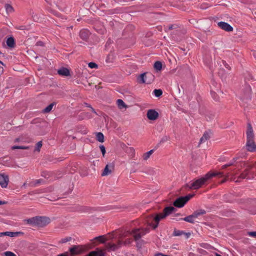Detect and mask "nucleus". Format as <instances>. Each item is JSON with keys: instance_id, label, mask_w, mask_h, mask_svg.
Wrapping results in <instances>:
<instances>
[{"instance_id": "47", "label": "nucleus", "mask_w": 256, "mask_h": 256, "mask_svg": "<svg viewBox=\"0 0 256 256\" xmlns=\"http://www.w3.org/2000/svg\"><path fill=\"white\" fill-rule=\"evenodd\" d=\"M174 28H176L175 26L174 25H170V26H168V30H172Z\"/></svg>"}, {"instance_id": "25", "label": "nucleus", "mask_w": 256, "mask_h": 256, "mask_svg": "<svg viewBox=\"0 0 256 256\" xmlns=\"http://www.w3.org/2000/svg\"><path fill=\"white\" fill-rule=\"evenodd\" d=\"M195 218H194V216L192 214L191 215H190L186 218H184V220L186 221V222H190V223H194V219Z\"/></svg>"}, {"instance_id": "10", "label": "nucleus", "mask_w": 256, "mask_h": 256, "mask_svg": "<svg viewBox=\"0 0 256 256\" xmlns=\"http://www.w3.org/2000/svg\"><path fill=\"white\" fill-rule=\"evenodd\" d=\"M146 116L150 120H156L158 116V114L154 110H149L147 112Z\"/></svg>"}, {"instance_id": "29", "label": "nucleus", "mask_w": 256, "mask_h": 256, "mask_svg": "<svg viewBox=\"0 0 256 256\" xmlns=\"http://www.w3.org/2000/svg\"><path fill=\"white\" fill-rule=\"evenodd\" d=\"M54 103H52L50 104H49L48 106H46L44 110V112H49L51 111L52 110L54 106Z\"/></svg>"}, {"instance_id": "27", "label": "nucleus", "mask_w": 256, "mask_h": 256, "mask_svg": "<svg viewBox=\"0 0 256 256\" xmlns=\"http://www.w3.org/2000/svg\"><path fill=\"white\" fill-rule=\"evenodd\" d=\"M248 170H249V168H246V170L240 174V175L239 176L238 178H242V179L246 178L248 174Z\"/></svg>"}, {"instance_id": "23", "label": "nucleus", "mask_w": 256, "mask_h": 256, "mask_svg": "<svg viewBox=\"0 0 256 256\" xmlns=\"http://www.w3.org/2000/svg\"><path fill=\"white\" fill-rule=\"evenodd\" d=\"M154 67L157 71H160L162 68V64L160 62L156 61L154 62Z\"/></svg>"}, {"instance_id": "37", "label": "nucleus", "mask_w": 256, "mask_h": 256, "mask_svg": "<svg viewBox=\"0 0 256 256\" xmlns=\"http://www.w3.org/2000/svg\"><path fill=\"white\" fill-rule=\"evenodd\" d=\"M72 238L71 237H68L64 238H62L60 240V243H65L68 242H69L71 240Z\"/></svg>"}, {"instance_id": "21", "label": "nucleus", "mask_w": 256, "mask_h": 256, "mask_svg": "<svg viewBox=\"0 0 256 256\" xmlns=\"http://www.w3.org/2000/svg\"><path fill=\"white\" fill-rule=\"evenodd\" d=\"M8 34L7 28H2L0 30V42Z\"/></svg>"}, {"instance_id": "22", "label": "nucleus", "mask_w": 256, "mask_h": 256, "mask_svg": "<svg viewBox=\"0 0 256 256\" xmlns=\"http://www.w3.org/2000/svg\"><path fill=\"white\" fill-rule=\"evenodd\" d=\"M96 139L100 142H104V136L102 133L99 132L96 133Z\"/></svg>"}, {"instance_id": "5", "label": "nucleus", "mask_w": 256, "mask_h": 256, "mask_svg": "<svg viewBox=\"0 0 256 256\" xmlns=\"http://www.w3.org/2000/svg\"><path fill=\"white\" fill-rule=\"evenodd\" d=\"M132 242V238H128L124 242L122 240L119 239L118 240L116 244L108 242L106 244V246L108 250L114 251L120 248L122 244L126 246L131 244Z\"/></svg>"}, {"instance_id": "11", "label": "nucleus", "mask_w": 256, "mask_h": 256, "mask_svg": "<svg viewBox=\"0 0 256 256\" xmlns=\"http://www.w3.org/2000/svg\"><path fill=\"white\" fill-rule=\"evenodd\" d=\"M218 25L220 28L226 32H232L233 30L232 27L227 22H218Z\"/></svg>"}, {"instance_id": "24", "label": "nucleus", "mask_w": 256, "mask_h": 256, "mask_svg": "<svg viewBox=\"0 0 256 256\" xmlns=\"http://www.w3.org/2000/svg\"><path fill=\"white\" fill-rule=\"evenodd\" d=\"M4 8H6V12L8 14L12 13L14 10L12 6L8 4H6Z\"/></svg>"}, {"instance_id": "46", "label": "nucleus", "mask_w": 256, "mask_h": 256, "mask_svg": "<svg viewBox=\"0 0 256 256\" xmlns=\"http://www.w3.org/2000/svg\"><path fill=\"white\" fill-rule=\"evenodd\" d=\"M87 106L88 107V108H91L92 112H93L94 113L96 114L95 110L90 105H88Z\"/></svg>"}, {"instance_id": "20", "label": "nucleus", "mask_w": 256, "mask_h": 256, "mask_svg": "<svg viewBox=\"0 0 256 256\" xmlns=\"http://www.w3.org/2000/svg\"><path fill=\"white\" fill-rule=\"evenodd\" d=\"M210 138L209 134L208 132H206L200 138V144L205 142L206 140L209 139Z\"/></svg>"}, {"instance_id": "2", "label": "nucleus", "mask_w": 256, "mask_h": 256, "mask_svg": "<svg viewBox=\"0 0 256 256\" xmlns=\"http://www.w3.org/2000/svg\"><path fill=\"white\" fill-rule=\"evenodd\" d=\"M28 224L37 226L39 228H44L50 222V219L45 216H36L26 220Z\"/></svg>"}, {"instance_id": "39", "label": "nucleus", "mask_w": 256, "mask_h": 256, "mask_svg": "<svg viewBox=\"0 0 256 256\" xmlns=\"http://www.w3.org/2000/svg\"><path fill=\"white\" fill-rule=\"evenodd\" d=\"M42 146V141L38 142L36 144V150L40 151V150Z\"/></svg>"}, {"instance_id": "51", "label": "nucleus", "mask_w": 256, "mask_h": 256, "mask_svg": "<svg viewBox=\"0 0 256 256\" xmlns=\"http://www.w3.org/2000/svg\"><path fill=\"white\" fill-rule=\"evenodd\" d=\"M164 208H174V207L172 206H166L164 207Z\"/></svg>"}, {"instance_id": "33", "label": "nucleus", "mask_w": 256, "mask_h": 256, "mask_svg": "<svg viewBox=\"0 0 256 256\" xmlns=\"http://www.w3.org/2000/svg\"><path fill=\"white\" fill-rule=\"evenodd\" d=\"M94 251L96 252V256H104V254L102 250L96 248Z\"/></svg>"}, {"instance_id": "26", "label": "nucleus", "mask_w": 256, "mask_h": 256, "mask_svg": "<svg viewBox=\"0 0 256 256\" xmlns=\"http://www.w3.org/2000/svg\"><path fill=\"white\" fill-rule=\"evenodd\" d=\"M153 152H154V150H152L148 151V152L144 154L143 155L144 160H147L150 157V156H151V154H152Z\"/></svg>"}, {"instance_id": "9", "label": "nucleus", "mask_w": 256, "mask_h": 256, "mask_svg": "<svg viewBox=\"0 0 256 256\" xmlns=\"http://www.w3.org/2000/svg\"><path fill=\"white\" fill-rule=\"evenodd\" d=\"M9 182L8 176L6 174H0V185L2 188H6Z\"/></svg>"}, {"instance_id": "52", "label": "nucleus", "mask_w": 256, "mask_h": 256, "mask_svg": "<svg viewBox=\"0 0 256 256\" xmlns=\"http://www.w3.org/2000/svg\"><path fill=\"white\" fill-rule=\"evenodd\" d=\"M40 180H36V183H37V184H39V183H40Z\"/></svg>"}, {"instance_id": "53", "label": "nucleus", "mask_w": 256, "mask_h": 256, "mask_svg": "<svg viewBox=\"0 0 256 256\" xmlns=\"http://www.w3.org/2000/svg\"><path fill=\"white\" fill-rule=\"evenodd\" d=\"M216 256H222L217 253H216Z\"/></svg>"}, {"instance_id": "45", "label": "nucleus", "mask_w": 256, "mask_h": 256, "mask_svg": "<svg viewBox=\"0 0 256 256\" xmlns=\"http://www.w3.org/2000/svg\"><path fill=\"white\" fill-rule=\"evenodd\" d=\"M16 28L18 30H24L26 29V26H22L19 27H17Z\"/></svg>"}, {"instance_id": "48", "label": "nucleus", "mask_w": 256, "mask_h": 256, "mask_svg": "<svg viewBox=\"0 0 256 256\" xmlns=\"http://www.w3.org/2000/svg\"><path fill=\"white\" fill-rule=\"evenodd\" d=\"M7 202L6 201H4V200H0V205H2V204H6Z\"/></svg>"}, {"instance_id": "43", "label": "nucleus", "mask_w": 256, "mask_h": 256, "mask_svg": "<svg viewBox=\"0 0 256 256\" xmlns=\"http://www.w3.org/2000/svg\"><path fill=\"white\" fill-rule=\"evenodd\" d=\"M96 252H95L94 250V251H92V252H90L88 254L87 256H96Z\"/></svg>"}, {"instance_id": "40", "label": "nucleus", "mask_w": 256, "mask_h": 256, "mask_svg": "<svg viewBox=\"0 0 256 256\" xmlns=\"http://www.w3.org/2000/svg\"><path fill=\"white\" fill-rule=\"evenodd\" d=\"M248 213L251 214H256V209H248Z\"/></svg>"}, {"instance_id": "18", "label": "nucleus", "mask_w": 256, "mask_h": 256, "mask_svg": "<svg viewBox=\"0 0 256 256\" xmlns=\"http://www.w3.org/2000/svg\"><path fill=\"white\" fill-rule=\"evenodd\" d=\"M6 42L7 46L10 48H14V46H15L14 40V38H12V37L8 38L7 39Z\"/></svg>"}, {"instance_id": "42", "label": "nucleus", "mask_w": 256, "mask_h": 256, "mask_svg": "<svg viewBox=\"0 0 256 256\" xmlns=\"http://www.w3.org/2000/svg\"><path fill=\"white\" fill-rule=\"evenodd\" d=\"M211 94H212V96L213 97L214 99L215 100L217 101V100H218V98H216V94L214 92H211Z\"/></svg>"}, {"instance_id": "54", "label": "nucleus", "mask_w": 256, "mask_h": 256, "mask_svg": "<svg viewBox=\"0 0 256 256\" xmlns=\"http://www.w3.org/2000/svg\"><path fill=\"white\" fill-rule=\"evenodd\" d=\"M18 140H19L18 138H16V142H18Z\"/></svg>"}, {"instance_id": "41", "label": "nucleus", "mask_w": 256, "mask_h": 256, "mask_svg": "<svg viewBox=\"0 0 256 256\" xmlns=\"http://www.w3.org/2000/svg\"><path fill=\"white\" fill-rule=\"evenodd\" d=\"M248 234L250 236L256 237V232H248Z\"/></svg>"}, {"instance_id": "32", "label": "nucleus", "mask_w": 256, "mask_h": 256, "mask_svg": "<svg viewBox=\"0 0 256 256\" xmlns=\"http://www.w3.org/2000/svg\"><path fill=\"white\" fill-rule=\"evenodd\" d=\"M184 234V232L183 231H180L178 230H174V236H182V234Z\"/></svg>"}, {"instance_id": "16", "label": "nucleus", "mask_w": 256, "mask_h": 256, "mask_svg": "<svg viewBox=\"0 0 256 256\" xmlns=\"http://www.w3.org/2000/svg\"><path fill=\"white\" fill-rule=\"evenodd\" d=\"M114 238V236H112V234H110L108 237L106 239L104 238V236H99L96 237L94 240H98L102 243H104L106 240L112 239Z\"/></svg>"}, {"instance_id": "4", "label": "nucleus", "mask_w": 256, "mask_h": 256, "mask_svg": "<svg viewBox=\"0 0 256 256\" xmlns=\"http://www.w3.org/2000/svg\"><path fill=\"white\" fill-rule=\"evenodd\" d=\"M148 231L149 228H134L132 230L134 238L136 242V247L138 248H140L142 246L146 243L144 240L140 239V238L142 236H144L146 233L148 232Z\"/></svg>"}, {"instance_id": "44", "label": "nucleus", "mask_w": 256, "mask_h": 256, "mask_svg": "<svg viewBox=\"0 0 256 256\" xmlns=\"http://www.w3.org/2000/svg\"><path fill=\"white\" fill-rule=\"evenodd\" d=\"M232 163H229V164H225V165H224V166H222V169H224V168H227V167H228V166H232Z\"/></svg>"}, {"instance_id": "36", "label": "nucleus", "mask_w": 256, "mask_h": 256, "mask_svg": "<svg viewBox=\"0 0 256 256\" xmlns=\"http://www.w3.org/2000/svg\"><path fill=\"white\" fill-rule=\"evenodd\" d=\"M100 148L102 152V156H104L106 152L104 146V145H100Z\"/></svg>"}, {"instance_id": "14", "label": "nucleus", "mask_w": 256, "mask_h": 256, "mask_svg": "<svg viewBox=\"0 0 256 256\" xmlns=\"http://www.w3.org/2000/svg\"><path fill=\"white\" fill-rule=\"evenodd\" d=\"M20 234L19 232H0V237L6 236L10 237H14L17 236L18 234Z\"/></svg>"}, {"instance_id": "6", "label": "nucleus", "mask_w": 256, "mask_h": 256, "mask_svg": "<svg viewBox=\"0 0 256 256\" xmlns=\"http://www.w3.org/2000/svg\"><path fill=\"white\" fill-rule=\"evenodd\" d=\"M154 76L151 73L144 72L140 74L138 78L140 84H151L154 80Z\"/></svg>"}, {"instance_id": "34", "label": "nucleus", "mask_w": 256, "mask_h": 256, "mask_svg": "<svg viewBox=\"0 0 256 256\" xmlns=\"http://www.w3.org/2000/svg\"><path fill=\"white\" fill-rule=\"evenodd\" d=\"M88 66V67L91 68H96L98 67V65L96 63L93 62H89Z\"/></svg>"}, {"instance_id": "13", "label": "nucleus", "mask_w": 256, "mask_h": 256, "mask_svg": "<svg viewBox=\"0 0 256 256\" xmlns=\"http://www.w3.org/2000/svg\"><path fill=\"white\" fill-rule=\"evenodd\" d=\"M70 251L72 254H81L83 250L79 246H74L70 248Z\"/></svg>"}, {"instance_id": "28", "label": "nucleus", "mask_w": 256, "mask_h": 256, "mask_svg": "<svg viewBox=\"0 0 256 256\" xmlns=\"http://www.w3.org/2000/svg\"><path fill=\"white\" fill-rule=\"evenodd\" d=\"M117 104L120 108H122L126 107V104L121 99H118L117 100Z\"/></svg>"}, {"instance_id": "31", "label": "nucleus", "mask_w": 256, "mask_h": 256, "mask_svg": "<svg viewBox=\"0 0 256 256\" xmlns=\"http://www.w3.org/2000/svg\"><path fill=\"white\" fill-rule=\"evenodd\" d=\"M154 94L155 96L156 97H158V96H160L162 94V90L160 89L154 90Z\"/></svg>"}, {"instance_id": "35", "label": "nucleus", "mask_w": 256, "mask_h": 256, "mask_svg": "<svg viewBox=\"0 0 256 256\" xmlns=\"http://www.w3.org/2000/svg\"><path fill=\"white\" fill-rule=\"evenodd\" d=\"M28 148V146H13L12 147V150H16V149H22V150H26Z\"/></svg>"}, {"instance_id": "12", "label": "nucleus", "mask_w": 256, "mask_h": 256, "mask_svg": "<svg viewBox=\"0 0 256 256\" xmlns=\"http://www.w3.org/2000/svg\"><path fill=\"white\" fill-rule=\"evenodd\" d=\"M114 168V164H106L105 166L104 170L102 174V176H108L110 174Z\"/></svg>"}, {"instance_id": "30", "label": "nucleus", "mask_w": 256, "mask_h": 256, "mask_svg": "<svg viewBox=\"0 0 256 256\" xmlns=\"http://www.w3.org/2000/svg\"><path fill=\"white\" fill-rule=\"evenodd\" d=\"M128 234H134V233L132 232H132H130L128 230L126 231V232H124V234H122L120 236V238L122 239L126 236Z\"/></svg>"}, {"instance_id": "8", "label": "nucleus", "mask_w": 256, "mask_h": 256, "mask_svg": "<svg viewBox=\"0 0 256 256\" xmlns=\"http://www.w3.org/2000/svg\"><path fill=\"white\" fill-rule=\"evenodd\" d=\"M193 196L194 194H190L184 196H180L174 202L173 204L176 207H182Z\"/></svg>"}, {"instance_id": "7", "label": "nucleus", "mask_w": 256, "mask_h": 256, "mask_svg": "<svg viewBox=\"0 0 256 256\" xmlns=\"http://www.w3.org/2000/svg\"><path fill=\"white\" fill-rule=\"evenodd\" d=\"M175 210L176 209H164V212L162 213L157 214L154 218L156 224L152 226L153 228L156 229L158 226L160 220L175 212Z\"/></svg>"}, {"instance_id": "38", "label": "nucleus", "mask_w": 256, "mask_h": 256, "mask_svg": "<svg viewBox=\"0 0 256 256\" xmlns=\"http://www.w3.org/2000/svg\"><path fill=\"white\" fill-rule=\"evenodd\" d=\"M5 256H16V255L12 252L8 251L4 253Z\"/></svg>"}, {"instance_id": "15", "label": "nucleus", "mask_w": 256, "mask_h": 256, "mask_svg": "<svg viewBox=\"0 0 256 256\" xmlns=\"http://www.w3.org/2000/svg\"><path fill=\"white\" fill-rule=\"evenodd\" d=\"M58 73L62 76H67L70 75L69 70L65 68H62L58 70Z\"/></svg>"}, {"instance_id": "50", "label": "nucleus", "mask_w": 256, "mask_h": 256, "mask_svg": "<svg viewBox=\"0 0 256 256\" xmlns=\"http://www.w3.org/2000/svg\"><path fill=\"white\" fill-rule=\"evenodd\" d=\"M184 234H186V237L188 238L189 237V236L190 235V232H188V233H185Z\"/></svg>"}, {"instance_id": "1", "label": "nucleus", "mask_w": 256, "mask_h": 256, "mask_svg": "<svg viewBox=\"0 0 256 256\" xmlns=\"http://www.w3.org/2000/svg\"><path fill=\"white\" fill-rule=\"evenodd\" d=\"M230 176H231L230 172H228L226 175L224 176L223 172H208L204 176L201 177L192 182L191 184L190 188L193 190H198L202 186L205 185L207 182L214 176H224V178L221 182V183H224L227 180Z\"/></svg>"}, {"instance_id": "49", "label": "nucleus", "mask_w": 256, "mask_h": 256, "mask_svg": "<svg viewBox=\"0 0 256 256\" xmlns=\"http://www.w3.org/2000/svg\"><path fill=\"white\" fill-rule=\"evenodd\" d=\"M228 214L227 215L228 216H232V212L231 210H230L228 212Z\"/></svg>"}, {"instance_id": "19", "label": "nucleus", "mask_w": 256, "mask_h": 256, "mask_svg": "<svg viewBox=\"0 0 256 256\" xmlns=\"http://www.w3.org/2000/svg\"><path fill=\"white\" fill-rule=\"evenodd\" d=\"M206 214V211L204 210H198L194 212L192 215L194 216V218H196L199 216H200L204 214Z\"/></svg>"}, {"instance_id": "3", "label": "nucleus", "mask_w": 256, "mask_h": 256, "mask_svg": "<svg viewBox=\"0 0 256 256\" xmlns=\"http://www.w3.org/2000/svg\"><path fill=\"white\" fill-rule=\"evenodd\" d=\"M246 148L247 150L250 152L256 151V144L254 141V132L252 126L250 124H248L246 130Z\"/></svg>"}, {"instance_id": "17", "label": "nucleus", "mask_w": 256, "mask_h": 256, "mask_svg": "<svg viewBox=\"0 0 256 256\" xmlns=\"http://www.w3.org/2000/svg\"><path fill=\"white\" fill-rule=\"evenodd\" d=\"M80 36L83 40H86L89 36V32L86 30H81L80 32Z\"/></svg>"}]
</instances>
